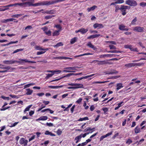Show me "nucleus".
Segmentation results:
<instances>
[{
  "mask_svg": "<svg viewBox=\"0 0 146 146\" xmlns=\"http://www.w3.org/2000/svg\"><path fill=\"white\" fill-rule=\"evenodd\" d=\"M64 0H56L51 1H43L33 4V3H29V7L30 6H38L44 5H49L59 2H62Z\"/></svg>",
  "mask_w": 146,
  "mask_h": 146,
  "instance_id": "f257e3e1",
  "label": "nucleus"
},
{
  "mask_svg": "<svg viewBox=\"0 0 146 146\" xmlns=\"http://www.w3.org/2000/svg\"><path fill=\"white\" fill-rule=\"evenodd\" d=\"M68 85L72 86L67 87V88L68 89H75L84 88L83 85L81 84L73 83H68Z\"/></svg>",
  "mask_w": 146,
  "mask_h": 146,
  "instance_id": "f03ea898",
  "label": "nucleus"
},
{
  "mask_svg": "<svg viewBox=\"0 0 146 146\" xmlns=\"http://www.w3.org/2000/svg\"><path fill=\"white\" fill-rule=\"evenodd\" d=\"M125 2L126 4L131 6H135L137 5V2L134 0H127Z\"/></svg>",
  "mask_w": 146,
  "mask_h": 146,
  "instance_id": "7ed1b4c3",
  "label": "nucleus"
},
{
  "mask_svg": "<svg viewBox=\"0 0 146 146\" xmlns=\"http://www.w3.org/2000/svg\"><path fill=\"white\" fill-rule=\"evenodd\" d=\"M25 62H28L31 63H35L36 62L35 61L28 60L26 59H19V61H17V63H20L21 64H23Z\"/></svg>",
  "mask_w": 146,
  "mask_h": 146,
  "instance_id": "20e7f679",
  "label": "nucleus"
},
{
  "mask_svg": "<svg viewBox=\"0 0 146 146\" xmlns=\"http://www.w3.org/2000/svg\"><path fill=\"white\" fill-rule=\"evenodd\" d=\"M64 70L63 71V72H75V71H72V70H76V67H70L64 68Z\"/></svg>",
  "mask_w": 146,
  "mask_h": 146,
  "instance_id": "39448f33",
  "label": "nucleus"
},
{
  "mask_svg": "<svg viewBox=\"0 0 146 146\" xmlns=\"http://www.w3.org/2000/svg\"><path fill=\"white\" fill-rule=\"evenodd\" d=\"M17 7H29V3H17Z\"/></svg>",
  "mask_w": 146,
  "mask_h": 146,
  "instance_id": "423d86ee",
  "label": "nucleus"
},
{
  "mask_svg": "<svg viewBox=\"0 0 146 146\" xmlns=\"http://www.w3.org/2000/svg\"><path fill=\"white\" fill-rule=\"evenodd\" d=\"M34 48L35 50H43L46 51L48 50V48H43L42 47L40 46L36 45L35 46Z\"/></svg>",
  "mask_w": 146,
  "mask_h": 146,
  "instance_id": "0eeeda50",
  "label": "nucleus"
},
{
  "mask_svg": "<svg viewBox=\"0 0 146 146\" xmlns=\"http://www.w3.org/2000/svg\"><path fill=\"white\" fill-rule=\"evenodd\" d=\"M28 141L25 139L24 138H21L19 141V143L21 145L24 144V146H26L27 145Z\"/></svg>",
  "mask_w": 146,
  "mask_h": 146,
  "instance_id": "6e6552de",
  "label": "nucleus"
},
{
  "mask_svg": "<svg viewBox=\"0 0 146 146\" xmlns=\"http://www.w3.org/2000/svg\"><path fill=\"white\" fill-rule=\"evenodd\" d=\"M143 27H140L138 26L135 27L133 28V30L134 31H136L139 32H143Z\"/></svg>",
  "mask_w": 146,
  "mask_h": 146,
  "instance_id": "1a4fd4ad",
  "label": "nucleus"
},
{
  "mask_svg": "<svg viewBox=\"0 0 146 146\" xmlns=\"http://www.w3.org/2000/svg\"><path fill=\"white\" fill-rule=\"evenodd\" d=\"M3 63L6 64H14L15 62H17L16 60H4L3 62Z\"/></svg>",
  "mask_w": 146,
  "mask_h": 146,
  "instance_id": "9d476101",
  "label": "nucleus"
},
{
  "mask_svg": "<svg viewBox=\"0 0 146 146\" xmlns=\"http://www.w3.org/2000/svg\"><path fill=\"white\" fill-rule=\"evenodd\" d=\"M87 46L93 49L94 50L96 51L97 50V48L93 45L90 42H89L87 43Z\"/></svg>",
  "mask_w": 146,
  "mask_h": 146,
  "instance_id": "9b49d317",
  "label": "nucleus"
},
{
  "mask_svg": "<svg viewBox=\"0 0 146 146\" xmlns=\"http://www.w3.org/2000/svg\"><path fill=\"white\" fill-rule=\"evenodd\" d=\"M93 27L95 29L98 28V29H99L103 28L104 27V26L101 24L96 23L94 25Z\"/></svg>",
  "mask_w": 146,
  "mask_h": 146,
  "instance_id": "f8f14e48",
  "label": "nucleus"
},
{
  "mask_svg": "<svg viewBox=\"0 0 146 146\" xmlns=\"http://www.w3.org/2000/svg\"><path fill=\"white\" fill-rule=\"evenodd\" d=\"M126 26L123 25H121L119 26V29L121 31H127L128 29L125 28Z\"/></svg>",
  "mask_w": 146,
  "mask_h": 146,
  "instance_id": "ddd939ff",
  "label": "nucleus"
},
{
  "mask_svg": "<svg viewBox=\"0 0 146 146\" xmlns=\"http://www.w3.org/2000/svg\"><path fill=\"white\" fill-rule=\"evenodd\" d=\"M130 8V7L127 6H125L123 5H122L121 6L120 10L123 11L126 10V9H129Z\"/></svg>",
  "mask_w": 146,
  "mask_h": 146,
  "instance_id": "4468645a",
  "label": "nucleus"
},
{
  "mask_svg": "<svg viewBox=\"0 0 146 146\" xmlns=\"http://www.w3.org/2000/svg\"><path fill=\"white\" fill-rule=\"evenodd\" d=\"M116 86L117 87L116 88L117 91H118L119 90H120L123 87L122 84L121 83H118L116 84Z\"/></svg>",
  "mask_w": 146,
  "mask_h": 146,
  "instance_id": "2eb2a0df",
  "label": "nucleus"
},
{
  "mask_svg": "<svg viewBox=\"0 0 146 146\" xmlns=\"http://www.w3.org/2000/svg\"><path fill=\"white\" fill-rule=\"evenodd\" d=\"M82 134H81L75 138L74 140L76 141V143H77L79 141H80V139L82 137Z\"/></svg>",
  "mask_w": 146,
  "mask_h": 146,
  "instance_id": "dca6fc26",
  "label": "nucleus"
},
{
  "mask_svg": "<svg viewBox=\"0 0 146 146\" xmlns=\"http://www.w3.org/2000/svg\"><path fill=\"white\" fill-rule=\"evenodd\" d=\"M47 119L48 117L46 116H44L40 117L39 118L36 119V121L39 120H46Z\"/></svg>",
  "mask_w": 146,
  "mask_h": 146,
  "instance_id": "f3484780",
  "label": "nucleus"
},
{
  "mask_svg": "<svg viewBox=\"0 0 146 146\" xmlns=\"http://www.w3.org/2000/svg\"><path fill=\"white\" fill-rule=\"evenodd\" d=\"M118 73L117 71L115 70H111L110 72L107 71L106 72V74H117Z\"/></svg>",
  "mask_w": 146,
  "mask_h": 146,
  "instance_id": "a211bd4d",
  "label": "nucleus"
},
{
  "mask_svg": "<svg viewBox=\"0 0 146 146\" xmlns=\"http://www.w3.org/2000/svg\"><path fill=\"white\" fill-rule=\"evenodd\" d=\"M100 36V34H96L93 35H92L88 37L87 39H90L91 38H94L99 36Z\"/></svg>",
  "mask_w": 146,
  "mask_h": 146,
  "instance_id": "6ab92c4d",
  "label": "nucleus"
},
{
  "mask_svg": "<svg viewBox=\"0 0 146 146\" xmlns=\"http://www.w3.org/2000/svg\"><path fill=\"white\" fill-rule=\"evenodd\" d=\"M93 54L89 53H84L83 54H80L78 55L75 56H74V58H76V57H80L81 56H84L85 55H92Z\"/></svg>",
  "mask_w": 146,
  "mask_h": 146,
  "instance_id": "aec40b11",
  "label": "nucleus"
},
{
  "mask_svg": "<svg viewBox=\"0 0 146 146\" xmlns=\"http://www.w3.org/2000/svg\"><path fill=\"white\" fill-rule=\"evenodd\" d=\"M26 90L27 92L26 93V94L28 95H30L32 94L33 92V90L30 89V88L26 89Z\"/></svg>",
  "mask_w": 146,
  "mask_h": 146,
  "instance_id": "412c9836",
  "label": "nucleus"
},
{
  "mask_svg": "<svg viewBox=\"0 0 146 146\" xmlns=\"http://www.w3.org/2000/svg\"><path fill=\"white\" fill-rule=\"evenodd\" d=\"M63 86H49L48 87L51 89H56L59 88H62Z\"/></svg>",
  "mask_w": 146,
  "mask_h": 146,
  "instance_id": "4be33fe9",
  "label": "nucleus"
},
{
  "mask_svg": "<svg viewBox=\"0 0 146 146\" xmlns=\"http://www.w3.org/2000/svg\"><path fill=\"white\" fill-rule=\"evenodd\" d=\"M78 39L77 37H74V38L71 39L70 41V43L71 44H74L76 42Z\"/></svg>",
  "mask_w": 146,
  "mask_h": 146,
  "instance_id": "5701e85b",
  "label": "nucleus"
},
{
  "mask_svg": "<svg viewBox=\"0 0 146 146\" xmlns=\"http://www.w3.org/2000/svg\"><path fill=\"white\" fill-rule=\"evenodd\" d=\"M44 134L46 135H50L52 136H55V135L54 134L52 133L51 132H49L48 131H46Z\"/></svg>",
  "mask_w": 146,
  "mask_h": 146,
  "instance_id": "b1692460",
  "label": "nucleus"
},
{
  "mask_svg": "<svg viewBox=\"0 0 146 146\" xmlns=\"http://www.w3.org/2000/svg\"><path fill=\"white\" fill-rule=\"evenodd\" d=\"M97 7L96 6H93L90 7L88 8L87 9V10L88 12H90L91 11L94 10Z\"/></svg>",
  "mask_w": 146,
  "mask_h": 146,
  "instance_id": "393cba45",
  "label": "nucleus"
},
{
  "mask_svg": "<svg viewBox=\"0 0 146 146\" xmlns=\"http://www.w3.org/2000/svg\"><path fill=\"white\" fill-rule=\"evenodd\" d=\"M135 133H138L140 132V129L138 126H136L134 129Z\"/></svg>",
  "mask_w": 146,
  "mask_h": 146,
  "instance_id": "a878e982",
  "label": "nucleus"
},
{
  "mask_svg": "<svg viewBox=\"0 0 146 146\" xmlns=\"http://www.w3.org/2000/svg\"><path fill=\"white\" fill-rule=\"evenodd\" d=\"M23 2L22 3H34V0H21Z\"/></svg>",
  "mask_w": 146,
  "mask_h": 146,
  "instance_id": "bb28decb",
  "label": "nucleus"
},
{
  "mask_svg": "<svg viewBox=\"0 0 146 146\" xmlns=\"http://www.w3.org/2000/svg\"><path fill=\"white\" fill-rule=\"evenodd\" d=\"M125 66L128 68L134 66V63H129L125 64Z\"/></svg>",
  "mask_w": 146,
  "mask_h": 146,
  "instance_id": "cd10ccee",
  "label": "nucleus"
},
{
  "mask_svg": "<svg viewBox=\"0 0 146 146\" xmlns=\"http://www.w3.org/2000/svg\"><path fill=\"white\" fill-rule=\"evenodd\" d=\"M95 129V128H91V127H87V128H86L84 131V132H87L88 131H93V130H94V129Z\"/></svg>",
  "mask_w": 146,
  "mask_h": 146,
  "instance_id": "c85d7f7f",
  "label": "nucleus"
},
{
  "mask_svg": "<svg viewBox=\"0 0 146 146\" xmlns=\"http://www.w3.org/2000/svg\"><path fill=\"white\" fill-rule=\"evenodd\" d=\"M88 31V29H85L84 28H82L80 29V33L82 34H84L86 33Z\"/></svg>",
  "mask_w": 146,
  "mask_h": 146,
  "instance_id": "c756f323",
  "label": "nucleus"
},
{
  "mask_svg": "<svg viewBox=\"0 0 146 146\" xmlns=\"http://www.w3.org/2000/svg\"><path fill=\"white\" fill-rule=\"evenodd\" d=\"M60 30L55 31L53 33V36H58L59 35V32H60Z\"/></svg>",
  "mask_w": 146,
  "mask_h": 146,
  "instance_id": "7c9ffc66",
  "label": "nucleus"
},
{
  "mask_svg": "<svg viewBox=\"0 0 146 146\" xmlns=\"http://www.w3.org/2000/svg\"><path fill=\"white\" fill-rule=\"evenodd\" d=\"M6 6H3L1 8H0V11H4L6 10H8L9 8L6 7Z\"/></svg>",
  "mask_w": 146,
  "mask_h": 146,
  "instance_id": "2f4dec72",
  "label": "nucleus"
},
{
  "mask_svg": "<svg viewBox=\"0 0 146 146\" xmlns=\"http://www.w3.org/2000/svg\"><path fill=\"white\" fill-rule=\"evenodd\" d=\"M55 11L53 10H46V13L47 14H54Z\"/></svg>",
  "mask_w": 146,
  "mask_h": 146,
  "instance_id": "473e14b6",
  "label": "nucleus"
},
{
  "mask_svg": "<svg viewBox=\"0 0 146 146\" xmlns=\"http://www.w3.org/2000/svg\"><path fill=\"white\" fill-rule=\"evenodd\" d=\"M32 105H30L28 106L24 110V112L25 113L26 111H29V110L30 108L32 106Z\"/></svg>",
  "mask_w": 146,
  "mask_h": 146,
  "instance_id": "72a5a7b5",
  "label": "nucleus"
},
{
  "mask_svg": "<svg viewBox=\"0 0 146 146\" xmlns=\"http://www.w3.org/2000/svg\"><path fill=\"white\" fill-rule=\"evenodd\" d=\"M47 76L45 77V79H47L49 78L50 77H52L54 74L53 73H52V74H46Z\"/></svg>",
  "mask_w": 146,
  "mask_h": 146,
  "instance_id": "f704fd0d",
  "label": "nucleus"
},
{
  "mask_svg": "<svg viewBox=\"0 0 146 146\" xmlns=\"http://www.w3.org/2000/svg\"><path fill=\"white\" fill-rule=\"evenodd\" d=\"M63 44L62 42H60L57 44L56 45H54L53 46L54 47H56L63 46Z\"/></svg>",
  "mask_w": 146,
  "mask_h": 146,
  "instance_id": "c9c22d12",
  "label": "nucleus"
},
{
  "mask_svg": "<svg viewBox=\"0 0 146 146\" xmlns=\"http://www.w3.org/2000/svg\"><path fill=\"white\" fill-rule=\"evenodd\" d=\"M35 84V83H30L29 84H27L26 85H25L24 86V89H25L27 88H28L30 86H33Z\"/></svg>",
  "mask_w": 146,
  "mask_h": 146,
  "instance_id": "e433bc0d",
  "label": "nucleus"
},
{
  "mask_svg": "<svg viewBox=\"0 0 146 146\" xmlns=\"http://www.w3.org/2000/svg\"><path fill=\"white\" fill-rule=\"evenodd\" d=\"M102 110L104 111L105 114H107V113L108 111V109L107 108H102Z\"/></svg>",
  "mask_w": 146,
  "mask_h": 146,
  "instance_id": "4c0bfd02",
  "label": "nucleus"
},
{
  "mask_svg": "<svg viewBox=\"0 0 146 146\" xmlns=\"http://www.w3.org/2000/svg\"><path fill=\"white\" fill-rule=\"evenodd\" d=\"M12 6H14L15 7H17V3H15L14 4H10L8 5H6V7H8V8H9V7H12Z\"/></svg>",
  "mask_w": 146,
  "mask_h": 146,
  "instance_id": "58836bf2",
  "label": "nucleus"
},
{
  "mask_svg": "<svg viewBox=\"0 0 146 146\" xmlns=\"http://www.w3.org/2000/svg\"><path fill=\"white\" fill-rule=\"evenodd\" d=\"M114 1H116L117 4L122 3L124 2L123 0H114Z\"/></svg>",
  "mask_w": 146,
  "mask_h": 146,
  "instance_id": "ea45409f",
  "label": "nucleus"
},
{
  "mask_svg": "<svg viewBox=\"0 0 146 146\" xmlns=\"http://www.w3.org/2000/svg\"><path fill=\"white\" fill-rule=\"evenodd\" d=\"M89 119L87 117H85L84 118H80L78 120V121H82L83 120H88Z\"/></svg>",
  "mask_w": 146,
  "mask_h": 146,
  "instance_id": "a19ab883",
  "label": "nucleus"
},
{
  "mask_svg": "<svg viewBox=\"0 0 146 146\" xmlns=\"http://www.w3.org/2000/svg\"><path fill=\"white\" fill-rule=\"evenodd\" d=\"M23 14H19L16 15H14L11 16V17L13 18H18L19 17L21 16Z\"/></svg>",
  "mask_w": 146,
  "mask_h": 146,
  "instance_id": "79ce46f5",
  "label": "nucleus"
},
{
  "mask_svg": "<svg viewBox=\"0 0 146 146\" xmlns=\"http://www.w3.org/2000/svg\"><path fill=\"white\" fill-rule=\"evenodd\" d=\"M137 21V18L136 17H135L134 19L132 21L131 23V25H135V22Z\"/></svg>",
  "mask_w": 146,
  "mask_h": 146,
  "instance_id": "37998d69",
  "label": "nucleus"
},
{
  "mask_svg": "<svg viewBox=\"0 0 146 146\" xmlns=\"http://www.w3.org/2000/svg\"><path fill=\"white\" fill-rule=\"evenodd\" d=\"M66 77V75L65 76H62L60 78H58V79H55V80H52V81H51L50 82H54V81H58L60 80L61 79H62L63 78H65V77Z\"/></svg>",
  "mask_w": 146,
  "mask_h": 146,
  "instance_id": "c03bdc74",
  "label": "nucleus"
},
{
  "mask_svg": "<svg viewBox=\"0 0 146 146\" xmlns=\"http://www.w3.org/2000/svg\"><path fill=\"white\" fill-rule=\"evenodd\" d=\"M112 132H111L109 133H108L107 134H106V135L102 136V137L104 138L109 136H110V135H111L112 134Z\"/></svg>",
  "mask_w": 146,
  "mask_h": 146,
  "instance_id": "a18cd8bd",
  "label": "nucleus"
},
{
  "mask_svg": "<svg viewBox=\"0 0 146 146\" xmlns=\"http://www.w3.org/2000/svg\"><path fill=\"white\" fill-rule=\"evenodd\" d=\"M130 49L131 51H136L138 52L137 49L136 48H135L132 47V46L131 47Z\"/></svg>",
  "mask_w": 146,
  "mask_h": 146,
  "instance_id": "49530a36",
  "label": "nucleus"
},
{
  "mask_svg": "<svg viewBox=\"0 0 146 146\" xmlns=\"http://www.w3.org/2000/svg\"><path fill=\"white\" fill-rule=\"evenodd\" d=\"M24 49L23 48H20L19 49H17L15 50L13 52V54L16 53L17 52H18L19 51H22Z\"/></svg>",
  "mask_w": 146,
  "mask_h": 146,
  "instance_id": "de8ad7c7",
  "label": "nucleus"
},
{
  "mask_svg": "<svg viewBox=\"0 0 146 146\" xmlns=\"http://www.w3.org/2000/svg\"><path fill=\"white\" fill-rule=\"evenodd\" d=\"M54 15H48V16H45L44 17L45 19H51L52 17H54Z\"/></svg>",
  "mask_w": 146,
  "mask_h": 146,
  "instance_id": "09e8293b",
  "label": "nucleus"
},
{
  "mask_svg": "<svg viewBox=\"0 0 146 146\" xmlns=\"http://www.w3.org/2000/svg\"><path fill=\"white\" fill-rule=\"evenodd\" d=\"M45 33L48 36H50L51 35V32L50 30H49L48 31H45Z\"/></svg>",
  "mask_w": 146,
  "mask_h": 146,
  "instance_id": "8fccbe9b",
  "label": "nucleus"
},
{
  "mask_svg": "<svg viewBox=\"0 0 146 146\" xmlns=\"http://www.w3.org/2000/svg\"><path fill=\"white\" fill-rule=\"evenodd\" d=\"M144 64L143 63H134V66H141Z\"/></svg>",
  "mask_w": 146,
  "mask_h": 146,
  "instance_id": "3c124183",
  "label": "nucleus"
},
{
  "mask_svg": "<svg viewBox=\"0 0 146 146\" xmlns=\"http://www.w3.org/2000/svg\"><path fill=\"white\" fill-rule=\"evenodd\" d=\"M140 6L144 7L146 6V2H142L140 3Z\"/></svg>",
  "mask_w": 146,
  "mask_h": 146,
  "instance_id": "603ef678",
  "label": "nucleus"
},
{
  "mask_svg": "<svg viewBox=\"0 0 146 146\" xmlns=\"http://www.w3.org/2000/svg\"><path fill=\"white\" fill-rule=\"evenodd\" d=\"M86 76H83V77H82L81 78H78V79H76V80H75V81H76L77 80H80L83 79H86L87 78L86 77Z\"/></svg>",
  "mask_w": 146,
  "mask_h": 146,
  "instance_id": "864d4df0",
  "label": "nucleus"
},
{
  "mask_svg": "<svg viewBox=\"0 0 146 146\" xmlns=\"http://www.w3.org/2000/svg\"><path fill=\"white\" fill-rule=\"evenodd\" d=\"M108 52L112 53H118L119 52H120V51H117L116 50H111Z\"/></svg>",
  "mask_w": 146,
  "mask_h": 146,
  "instance_id": "5fc2aeb1",
  "label": "nucleus"
},
{
  "mask_svg": "<svg viewBox=\"0 0 146 146\" xmlns=\"http://www.w3.org/2000/svg\"><path fill=\"white\" fill-rule=\"evenodd\" d=\"M55 27L57 28L58 29V30H60V31L61 30L62 27L60 25H55Z\"/></svg>",
  "mask_w": 146,
  "mask_h": 146,
  "instance_id": "6e6d98bb",
  "label": "nucleus"
},
{
  "mask_svg": "<svg viewBox=\"0 0 146 146\" xmlns=\"http://www.w3.org/2000/svg\"><path fill=\"white\" fill-rule=\"evenodd\" d=\"M19 123V122H15L14 123L11 124V125L10 126V127H13L15 126L16 125Z\"/></svg>",
  "mask_w": 146,
  "mask_h": 146,
  "instance_id": "4d7b16f0",
  "label": "nucleus"
},
{
  "mask_svg": "<svg viewBox=\"0 0 146 146\" xmlns=\"http://www.w3.org/2000/svg\"><path fill=\"white\" fill-rule=\"evenodd\" d=\"M9 96H10L11 97L13 98H16L18 99L19 98V97L15 95H13L12 94H10Z\"/></svg>",
  "mask_w": 146,
  "mask_h": 146,
  "instance_id": "13d9d810",
  "label": "nucleus"
},
{
  "mask_svg": "<svg viewBox=\"0 0 146 146\" xmlns=\"http://www.w3.org/2000/svg\"><path fill=\"white\" fill-rule=\"evenodd\" d=\"M46 51H38L37 52V55H39L40 54H44L45 52Z\"/></svg>",
  "mask_w": 146,
  "mask_h": 146,
  "instance_id": "bf43d9fd",
  "label": "nucleus"
},
{
  "mask_svg": "<svg viewBox=\"0 0 146 146\" xmlns=\"http://www.w3.org/2000/svg\"><path fill=\"white\" fill-rule=\"evenodd\" d=\"M11 107L10 106H8L7 107H6L4 108H2L0 109V111H4L5 110H6L7 109H8L9 108H10Z\"/></svg>",
  "mask_w": 146,
  "mask_h": 146,
  "instance_id": "052dcab7",
  "label": "nucleus"
},
{
  "mask_svg": "<svg viewBox=\"0 0 146 146\" xmlns=\"http://www.w3.org/2000/svg\"><path fill=\"white\" fill-rule=\"evenodd\" d=\"M106 42L107 43H110V44H116V42L114 41H107Z\"/></svg>",
  "mask_w": 146,
  "mask_h": 146,
  "instance_id": "680f3d73",
  "label": "nucleus"
},
{
  "mask_svg": "<svg viewBox=\"0 0 146 146\" xmlns=\"http://www.w3.org/2000/svg\"><path fill=\"white\" fill-rule=\"evenodd\" d=\"M118 10H120V7H119L118 5H117L115 7V11L117 12Z\"/></svg>",
  "mask_w": 146,
  "mask_h": 146,
  "instance_id": "e2e57ef3",
  "label": "nucleus"
},
{
  "mask_svg": "<svg viewBox=\"0 0 146 146\" xmlns=\"http://www.w3.org/2000/svg\"><path fill=\"white\" fill-rule=\"evenodd\" d=\"M82 100V98H79L76 101V103L79 104L81 102Z\"/></svg>",
  "mask_w": 146,
  "mask_h": 146,
  "instance_id": "0e129e2a",
  "label": "nucleus"
},
{
  "mask_svg": "<svg viewBox=\"0 0 146 146\" xmlns=\"http://www.w3.org/2000/svg\"><path fill=\"white\" fill-rule=\"evenodd\" d=\"M61 72V71L60 70H53V73L54 74L55 73H60Z\"/></svg>",
  "mask_w": 146,
  "mask_h": 146,
  "instance_id": "69168bd1",
  "label": "nucleus"
},
{
  "mask_svg": "<svg viewBox=\"0 0 146 146\" xmlns=\"http://www.w3.org/2000/svg\"><path fill=\"white\" fill-rule=\"evenodd\" d=\"M132 142L131 140L130 139H128L126 142V144L129 145Z\"/></svg>",
  "mask_w": 146,
  "mask_h": 146,
  "instance_id": "338daca9",
  "label": "nucleus"
},
{
  "mask_svg": "<svg viewBox=\"0 0 146 146\" xmlns=\"http://www.w3.org/2000/svg\"><path fill=\"white\" fill-rule=\"evenodd\" d=\"M58 134V135H60L62 133V131L60 129H58L56 132Z\"/></svg>",
  "mask_w": 146,
  "mask_h": 146,
  "instance_id": "774afa93",
  "label": "nucleus"
}]
</instances>
